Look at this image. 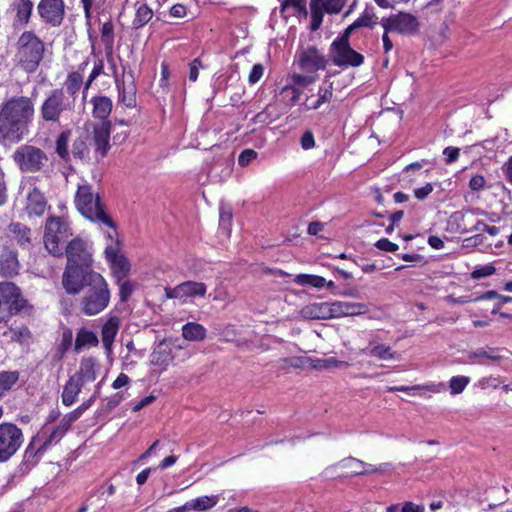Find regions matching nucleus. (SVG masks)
<instances>
[{
	"label": "nucleus",
	"instance_id": "obj_1",
	"mask_svg": "<svg viewBox=\"0 0 512 512\" xmlns=\"http://www.w3.org/2000/svg\"><path fill=\"white\" fill-rule=\"evenodd\" d=\"M68 295L83 292L80 300L81 312L94 316L104 311L111 299V291L106 279L97 271L87 273L75 280L62 284Z\"/></svg>",
	"mask_w": 512,
	"mask_h": 512
},
{
	"label": "nucleus",
	"instance_id": "obj_2",
	"mask_svg": "<svg viewBox=\"0 0 512 512\" xmlns=\"http://www.w3.org/2000/svg\"><path fill=\"white\" fill-rule=\"evenodd\" d=\"M34 104L25 96H13L0 105V138L19 142L29 133Z\"/></svg>",
	"mask_w": 512,
	"mask_h": 512
},
{
	"label": "nucleus",
	"instance_id": "obj_3",
	"mask_svg": "<svg viewBox=\"0 0 512 512\" xmlns=\"http://www.w3.org/2000/svg\"><path fill=\"white\" fill-rule=\"evenodd\" d=\"M65 255L67 263L62 275V284L95 271L92 267V254L88 251L87 244L82 239H72L66 246Z\"/></svg>",
	"mask_w": 512,
	"mask_h": 512
},
{
	"label": "nucleus",
	"instance_id": "obj_4",
	"mask_svg": "<svg viewBox=\"0 0 512 512\" xmlns=\"http://www.w3.org/2000/svg\"><path fill=\"white\" fill-rule=\"evenodd\" d=\"M75 205L77 210L85 218L115 229V223L106 213L105 206L101 202L100 196L93 193L91 185L84 184L78 186L75 195Z\"/></svg>",
	"mask_w": 512,
	"mask_h": 512
},
{
	"label": "nucleus",
	"instance_id": "obj_5",
	"mask_svg": "<svg viewBox=\"0 0 512 512\" xmlns=\"http://www.w3.org/2000/svg\"><path fill=\"white\" fill-rule=\"evenodd\" d=\"M44 51L43 41L33 31H24L17 41L18 64L25 72L34 73L44 57Z\"/></svg>",
	"mask_w": 512,
	"mask_h": 512
},
{
	"label": "nucleus",
	"instance_id": "obj_6",
	"mask_svg": "<svg viewBox=\"0 0 512 512\" xmlns=\"http://www.w3.org/2000/svg\"><path fill=\"white\" fill-rule=\"evenodd\" d=\"M71 235V228L64 217L50 216L47 218L43 241L46 250L51 255L63 256L61 244L65 243Z\"/></svg>",
	"mask_w": 512,
	"mask_h": 512
},
{
	"label": "nucleus",
	"instance_id": "obj_7",
	"mask_svg": "<svg viewBox=\"0 0 512 512\" xmlns=\"http://www.w3.org/2000/svg\"><path fill=\"white\" fill-rule=\"evenodd\" d=\"M75 103L68 97L63 88H56L47 94L40 107L43 121L59 123L61 117L74 111Z\"/></svg>",
	"mask_w": 512,
	"mask_h": 512
},
{
	"label": "nucleus",
	"instance_id": "obj_8",
	"mask_svg": "<svg viewBox=\"0 0 512 512\" xmlns=\"http://www.w3.org/2000/svg\"><path fill=\"white\" fill-rule=\"evenodd\" d=\"M12 158L23 173L40 172L48 163V156L39 147L24 144L13 153Z\"/></svg>",
	"mask_w": 512,
	"mask_h": 512
},
{
	"label": "nucleus",
	"instance_id": "obj_9",
	"mask_svg": "<svg viewBox=\"0 0 512 512\" xmlns=\"http://www.w3.org/2000/svg\"><path fill=\"white\" fill-rule=\"evenodd\" d=\"M24 442L22 429L11 422L0 424V463L16 454Z\"/></svg>",
	"mask_w": 512,
	"mask_h": 512
},
{
	"label": "nucleus",
	"instance_id": "obj_10",
	"mask_svg": "<svg viewBox=\"0 0 512 512\" xmlns=\"http://www.w3.org/2000/svg\"><path fill=\"white\" fill-rule=\"evenodd\" d=\"M381 25L386 32H397L403 35H414L419 31L418 19L406 12L382 18Z\"/></svg>",
	"mask_w": 512,
	"mask_h": 512
},
{
	"label": "nucleus",
	"instance_id": "obj_11",
	"mask_svg": "<svg viewBox=\"0 0 512 512\" xmlns=\"http://www.w3.org/2000/svg\"><path fill=\"white\" fill-rule=\"evenodd\" d=\"M330 53L333 64L338 67H359L364 62V56L355 51L350 43H332Z\"/></svg>",
	"mask_w": 512,
	"mask_h": 512
},
{
	"label": "nucleus",
	"instance_id": "obj_12",
	"mask_svg": "<svg viewBox=\"0 0 512 512\" xmlns=\"http://www.w3.org/2000/svg\"><path fill=\"white\" fill-rule=\"evenodd\" d=\"M37 12L45 24L58 27L65 16L64 0H40Z\"/></svg>",
	"mask_w": 512,
	"mask_h": 512
},
{
	"label": "nucleus",
	"instance_id": "obj_13",
	"mask_svg": "<svg viewBox=\"0 0 512 512\" xmlns=\"http://www.w3.org/2000/svg\"><path fill=\"white\" fill-rule=\"evenodd\" d=\"M480 215H488V212L481 208H464L450 215L448 225L453 232L469 233L468 228L473 224L471 217Z\"/></svg>",
	"mask_w": 512,
	"mask_h": 512
},
{
	"label": "nucleus",
	"instance_id": "obj_14",
	"mask_svg": "<svg viewBox=\"0 0 512 512\" xmlns=\"http://www.w3.org/2000/svg\"><path fill=\"white\" fill-rule=\"evenodd\" d=\"M47 449L48 447L46 444L42 442L41 435L33 436L24 451L22 462L20 464V470L22 472L30 471L39 463Z\"/></svg>",
	"mask_w": 512,
	"mask_h": 512
},
{
	"label": "nucleus",
	"instance_id": "obj_15",
	"mask_svg": "<svg viewBox=\"0 0 512 512\" xmlns=\"http://www.w3.org/2000/svg\"><path fill=\"white\" fill-rule=\"evenodd\" d=\"M105 257L110 263L115 281H120L128 277L131 265L127 257L119 253L118 247L113 245L107 246L105 249Z\"/></svg>",
	"mask_w": 512,
	"mask_h": 512
},
{
	"label": "nucleus",
	"instance_id": "obj_16",
	"mask_svg": "<svg viewBox=\"0 0 512 512\" xmlns=\"http://www.w3.org/2000/svg\"><path fill=\"white\" fill-rule=\"evenodd\" d=\"M298 65L305 72L315 73L326 68L327 59L316 47L311 46L298 54Z\"/></svg>",
	"mask_w": 512,
	"mask_h": 512
},
{
	"label": "nucleus",
	"instance_id": "obj_17",
	"mask_svg": "<svg viewBox=\"0 0 512 512\" xmlns=\"http://www.w3.org/2000/svg\"><path fill=\"white\" fill-rule=\"evenodd\" d=\"M353 464H356L361 468V470H354L352 473V476H363L368 474H373L377 472H383L385 471L387 464H382L379 467H376L372 464H368L363 462L362 460L356 459L354 457H347L339 461L338 463L326 468L325 473L329 474L334 470L336 467H350Z\"/></svg>",
	"mask_w": 512,
	"mask_h": 512
},
{
	"label": "nucleus",
	"instance_id": "obj_18",
	"mask_svg": "<svg viewBox=\"0 0 512 512\" xmlns=\"http://www.w3.org/2000/svg\"><path fill=\"white\" fill-rule=\"evenodd\" d=\"M110 121H104L101 125L95 126L93 129V144L95 153L101 158L107 156L110 149Z\"/></svg>",
	"mask_w": 512,
	"mask_h": 512
},
{
	"label": "nucleus",
	"instance_id": "obj_19",
	"mask_svg": "<svg viewBox=\"0 0 512 512\" xmlns=\"http://www.w3.org/2000/svg\"><path fill=\"white\" fill-rule=\"evenodd\" d=\"M47 207V200L39 188L34 187L27 195L25 211L29 218L40 217Z\"/></svg>",
	"mask_w": 512,
	"mask_h": 512
},
{
	"label": "nucleus",
	"instance_id": "obj_20",
	"mask_svg": "<svg viewBox=\"0 0 512 512\" xmlns=\"http://www.w3.org/2000/svg\"><path fill=\"white\" fill-rule=\"evenodd\" d=\"M360 353L379 360H398L400 358V354L392 351L390 346L380 344L375 339H370L369 346L361 349Z\"/></svg>",
	"mask_w": 512,
	"mask_h": 512
},
{
	"label": "nucleus",
	"instance_id": "obj_21",
	"mask_svg": "<svg viewBox=\"0 0 512 512\" xmlns=\"http://www.w3.org/2000/svg\"><path fill=\"white\" fill-rule=\"evenodd\" d=\"M98 367L99 366L94 358H83L80 362L79 370L72 375V377L84 386L85 384L96 380Z\"/></svg>",
	"mask_w": 512,
	"mask_h": 512
},
{
	"label": "nucleus",
	"instance_id": "obj_22",
	"mask_svg": "<svg viewBox=\"0 0 512 512\" xmlns=\"http://www.w3.org/2000/svg\"><path fill=\"white\" fill-rule=\"evenodd\" d=\"M116 86L119 92V101L127 108H134L136 106V85L133 76L130 75L128 81L123 80L120 82L116 79Z\"/></svg>",
	"mask_w": 512,
	"mask_h": 512
},
{
	"label": "nucleus",
	"instance_id": "obj_23",
	"mask_svg": "<svg viewBox=\"0 0 512 512\" xmlns=\"http://www.w3.org/2000/svg\"><path fill=\"white\" fill-rule=\"evenodd\" d=\"M8 230L20 248L24 250L30 249L32 246V237L31 229L28 226L20 222H12L9 224Z\"/></svg>",
	"mask_w": 512,
	"mask_h": 512
},
{
	"label": "nucleus",
	"instance_id": "obj_24",
	"mask_svg": "<svg viewBox=\"0 0 512 512\" xmlns=\"http://www.w3.org/2000/svg\"><path fill=\"white\" fill-rule=\"evenodd\" d=\"M87 64L88 63L86 61L82 62L78 66L77 71H73L67 75L64 85L66 87L68 97H70L71 100L75 101V97L83 85V76L81 72L85 69Z\"/></svg>",
	"mask_w": 512,
	"mask_h": 512
},
{
	"label": "nucleus",
	"instance_id": "obj_25",
	"mask_svg": "<svg viewBox=\"0 0 512 512\" xmlns=\"http://www.w3.org/2000/svg\"><path fill=\"white\" fill-rule=\"evenodd\" d=\"M150 357L152 365L166 367L173 360L172 349L165 342H161L154 348Z\"/></svg>",
	"mask_w": 512,
	"mask_h": 512
},
{
	"label": "nucleus",
	"instance_id": "obj_26",
	"mask_svg": "<svg viewBox=\"0 0 512 512\" xmlns=\"http://www.w3.org/2000/svg\"><path fill=\"white\" fill-rule=\"evenodd\" d=\"M91 103L93 105V116L103 120V122L106 121L112 111V100L106 96H95L91 99Z\"/></svg>",
	"mask_w": 512,
	"mask_h": 512
},
{
	"label": "nucleus",
	"instance_id": "obj_27",
	"mask_svg": "<svg viewBox=\"0 0 512 512\" xmlns=\"http://www.w3.org/2000/svg\"><path fill=\"white\" fill-rule=\"evenodd\" d=\"M206 293V285L201 282L186 281L178 285V289L175 291L176 296H180L181 299L187 297L204 296Z\"/></svg>",
	"mask_w": 512,
	"mask_h": 512
},
{
	"label": "nucleus",
	"instance_id": "obj_28",
	"mask_svg": "<svg viewBox=\"0 0 512 512\" xmlns=\"http://www.w3.org/2000/svg\"><path fill=\"white\" fill-rule=\"evenodd\" d=\"M83 385L76 381L72 376L66 382L63 392L61 395L62 403L69 407L74 404L77 400L79 393L81 392Z\"/></svg>",
	"mask_w": 512,
	"mask_h": 512
},
{
	"label": "nucleus",
	"instance_id": "obj_29",
	"mask_svg": "<svg viewBox=\"0 0 512 512\" xmlns=\"http://www.w3.org/2000/svg\"><path fill=\"white\" fill-rule=\"evenodd\" d=\"M119 318L116 316L110 317L107 322L102 326L101 337L102 343L106 349H110L114 338L119 328Z\"/></svg>",
	"mask_w": 512,
	"mask_h": 512
},
{
	"label": "nucleus",
	"instance_id": "obj_30",
	"mask_svg": "<svg viewBox=\"0 0 512 512\" xmlns=\"http://www.w3.org/2000/svg\"><path fill=\"white\" fill-rule=\"evenodd\" d=\"M68 431L69 430H67L61 423H59V425L54 427L52 430H49L45 425L36 435H41L42 442L45 443L47 447H50L52 444H57L60 442V440Z\"/></svg>",
	"mask_w": 512,
	"mask_h": 512
},
{
	"label": "nucleus",
	"instance_id": "obj_31",
	"mask_svg": "<svg viewBox=\"0 0 512 512\" xmlns=\"http://www.w3.org/2000/svg\"><path fill=\"white\" fill-rule=\"evenodd\" d=\"M68 431L69 430H67L61 423H59V425L54 427L52 430H49L45 425L36 435H41L42 442L45 443L47 447H50L52 444H57L60 442V440Z\"/></svg>",
	"mask_w": 512,
	"mask_h": 512
},
{
	"label": "nucleus",
	"instance_id": "obj_32",
	"mask_svg": "<svg viewBox=\"0 0 512 512\" xmlns=\"http://www.w3.org/2000/svg\"><path fill=\"white\" fill-rule=\"evenodd\" d=\"M18 295V287L11 282L0 283V315L2 310H8L13 298Z\"/></svg>",
	"mask_w": 512,
	"mask_h": 512
},
{
	"label": "nucleus",
	"instance_id": "obj_33",
	"mask_svg": "<svg viewBox=\"0 0 512 512\" xmlns=\"http://www.w3.org/2000/svg\"><path fill=\"white\" fill-rule=\"evenodd\" d=\"M206 328L196 322H188L182 327V336L188 341H202L206 338Z\"/></svg>",
	"mask_w": 512,
	"mask_h": 512
},
{
	"label": "nucleus",
	"instance_id": "obj_34",
	"mask_svg": "<svg viewBox=\"0 0 512 512\" xmlns=\"http://www.w3.org/2000/svg\"><path fill=\"white\" fill-rule=\"evenodd\" d=\"M70 154L75 158L83 162L90 160V148L87 136L77 137L72 144V150Z\"/></svg>",
	"mask_w": 512,
	"mask_h": 512
},
{
	"label": "nucleus",
	"instance_id": "obj_35",
	"mask_svg": "<svg viewBox=\"0 0 512 512\" xmlns=\"http://www.w3.org/2000/svg\"><path fill=\"white\" fill-rule=\"evenodd\" d=\"M505 349L498 347H482L468 353L469 360L485 358L492 361H500L504 358L501 354Z\"/></svg>",
	"mask_w": 512,
	"mask_h": 512
},
{
	"label": "nucleus",
	"instance_id": "obj_36",
	"mask_svg": "<svg viewBox=\"0 0 512 512\" xmlns=\"http://www.w3.org/2000/svg\"><path fill=\"white\" fill-rule=\"evenodd\" d=\"M71 134H72V132L69 129L62 131L58 135V137L56 139V143H55L56 154L65 162H68L71 159V154L68 149V143H69Z\"/></svg>",
	"mask_w": 512,
	"mask_h": 512
},
{
	"label": "nucleus",
	"instance_id": "obj_37",
	"mask_svg": "<svg viewBox=\"0 0 512 512\" xmlns=\"http://www.w3.org/2000/svg\"><path fill=\"white\" fill-rule=\"evenodd\" d=\"M33 2L31 0H18L15 4L16 21L21 25H27L30 21Z\"/></svg>",
	"mask_w": 512,
	"mask_h": 512
},
{
	"label": "nucleus",
	"instance_id": "obj_38",
	"mask_svg": "<svg viewBox=\"0 0 512 512\" xmlns=\"http://www.w3.org/2000/svg\"><path fill=\"white\" fill-rule=\"evenodd\" d=\"M98 342V337L94 332L82 328L76 335L75 350L80 351L85 346H96Z\"/></svg>",
	"mask_w": 512,
	"mask_h": 512
},
{
	"label": "nucleus",
	"instance_id": "obj_39",
	"mask_svg": "<svg viewBox=\"0 0 512 512\" xmlns=\"http://www.w3.org/2000/svg\"><path fill=\"white\" fill-rule=\"evenodd\" d=\"M153 17V11L147 4H140L135 13V17L132 21L134 29H139L145 26Z\"/></svg>",
	"mask_w": 512,
	"mask_h": 512
},
{
	"label": "nucleus",
	"instance_id": "obj_40",
	"mask_svg": "<svg viewBox=\"0 0 512 512\" xmlns=\"http://www.w3.org/2000/svg\"><path fill=\"white\" fill-rule=\"evenodd\" d=\"M19 371H1L0 372V399L5 392L11 390V388L19 380Z\"/></svg>",
	"mask_w": 512,
	"mask_h": 512
},
{
	"label": "nucleus",
	"instance_id": "obj_41",
	"mask_svg": "<svg viewBox=\"0 0 512 512\" xmlns=\"http://www.w3.org/2000/svg\"><path fill=\"white\" fill-rule=\"evenodd\" d=\"M219 501V495L212 496H201L196 499L191 500L192 505H190L195 511H207L214 506Z\"/></svg>",
	"mask_w": 512,
	"mask_h": 512
},
{
	"label": "nucleus",
	"instance_id": "obj_42",
	"mask_svg": "<svg viewBox=\"0 0 512 512\" xmlns=\"http://www.w3.org/2000/svg\"><path fill=\"white\" fill-rule=\"evenodd\" d=\"M295 282L300 285H310L315 288H322L326 284V279L322 276L311 274H298Z\"/></svg>",
	"mask_w": 512,
	"mask_h": 512
},
{
	"label": "nucleus",
	"instance_id": "obj_43",
	"mask_svg": "<svg viewBox=\"0 0 512 512\" xmlns=\"http://www.w3.org/2000/svg\"><path fill=\"white\" fill-rule=\"evenodd\" d=\"M311 9V30L316 31L320 28L323 21V8L318 3V0H311L310 2Z\"/></svg>",
	"mask_w": 512,
	"mask_h": 512
},
{
	"label": "nucleus",
	"instance_id": "obj_44",
	"mask_svg": "<svg viewBox=\"0 0 512 512\" xmlns=\"http://www.w3.org/2000/svg\"><path fill=\"white\" fill-rule=\"evenodd\" d=\"M31 306H29L28 301L23 298L20 289L18 288V295L13 298L11 305L8 308L9 315H16L18 313L31 310Z\"/></svg>",
	"mask_w": 512,
	"mask_h": 512
},
{
	"label": "nucleus",
	"instance_id": "obj_45",
	"mask_svg": "<svg viewBox=\"0 0 512 512\" xmlns=\"http://www.w3.org/2000/svg\"><path fill=\"white\" fill-rule=\"evenodd\" d=\"M359 29L362 27L373 28L377 24V17L372 10L366 8L359 18L354 21Z\"/></svg>",
	"mask_w": 512,
	"mask_h": 512
},
{
	"label": "nucleus",
	"instance_id": "obj_46",
	"mask_svg": "<svg viewBox=\"0 0 512 512\" xmlns=\"http://www.w3.org/2000/svg\"><path fill=\"white\" fill-rule=\"evenodd\" d=\"M343 316H355L367 311V305L364 303L341 301Z\"/></svg>",
	"mask_w": 512,
	"mask_h": 512
},
{
	"label": "nucleus",
	"instance_id": "obj_47",
	"mask_svg": "<svg viewBox=\"0 0 512 512\" xmlns=\"http://www.w3.org/2000/svg\"><path fill=\"white\" fill-rule=\"evenodd\" d=\"M115 282L119 286L120 301L127 302L135 290V283L126 278Z\"/></svg>",
	"mask_w": 512,
	"mask_h": 512
},
{
	"label": "nucleus",
	"instance_id": "obj_48",
	"mask_svg": "<svg viewBox=\"0 0 512 512\" xmlns=\"http://www.w3.org/2000/svg\"><path fill=\"white\" fill-rule=\"evenodd\" d=\"M302 314L304 315V317L310 318V319L326 318L323 304L307 305L302 309Z\"/></svg>",
	"mask_w": 512,
	"mask_h": 512
},
{
	"label": "nucleus",
	"instance_id": "obj_49",
	"mask_svg": "<svg viewBox=\"0 0 512 512\" xmlns=\"http://www.w3.org/2000/svg\"><path fill=\"white\" fill-rule=\"evenodd\" d=\"M470 378L467 376H454L450 379L449 387L451 394H459L463 392L466 386L469 384Z\"/></svg>",
	"mask_w": 512,
	"mask_h": 512
},
{
	"label": "nucleus",
	"instance_id": "obj_50",
	"mask_svg": "<svg viewBox=\"0 0 512 512\" xmlns=\"http://www.w3.org/2000/svg\"><path fill=\"white\" fill-rule=\"evenodd\" d=\"M333 83L329 81L328 77L325 78L323 84L319 87L317 98L322 104L328 103L333 95Z\"/></svg>",
	"mask_w": 512,
	"mask_h": 512
},
{
	"label": "nucleus",
	"instance_id": "obj_51",
	"mask_svg": "<svg viewBox=\"0 0 512 512\" xmlns=\"http://www.w3.org/2000/svg\"><path fill=\"white\" fill-rule=\"evenodd\" d=\"M318 3L329 14L339 13L345 4L344 0H318Z\"/></svg>",
	"mask_w": 512,
	"mask_h": 512
},
{
	"label": "nucleus",
	"instance_id": "obj_52",
	"mask_svg": "<svg viewBox=\"0 0 512 512\" xmlns=\"http://www.w3.org/2000/svg\"><path fill=\"white\" fill-rule=\"evenodd\" d=\"M326 318H337L343 317V310L341 307V301H335L332 303H323Z\"/></svg>",
	"mask_w": 512,
	"mask_h": 512
},
{
	"label": "nucleus",
	"instance_id": "obj_53",
	"mask_svg": "<svg viewBox=\"0 0 512 512\" xmlns=\"http://www.w3.org/2000/svg\"><path fill=\"white\" fill-rule=\"evenodd\" d=\"M289 8H293L295 12L299 14H307L305 0H284L282 2L281 12L283 13L285 10Z\"/></svg>",
	"mask_w": 512,
	"mask_h": 512
},
{
	"label": "nucleus",
	"instance_id": "obj_54",
	"mask_svg": "<svg viewBox=\"0 0 512 512\" xmlns=\"http://www.w3.org/2000/svg\"><path fill=\"white\" fill-rule=\"evenodd\" d=\"M12 333L11 340L23 344L31 338V332L26 326H22L19 329L10 328Z\"/></svg>",
	"mask_w": 512,
	"mask_h": 512
},
{
	"label": "nucleus",
	"instance_id": "obj_55",
	"mask_svg": "<svg viewBox=\"0 0 512 512\" xmlns=\"http://www.w3.org/2000/svg\"><path fill=\"white\" fill-rule=\"evenodd\" d=\"M231 222H232V211H231V209L222 206L220 208V218H219L220 228L228 233L230 231V228H231Z\"/></svg>",
	"mask_w": 512,
	"mask_h": 512
},
{
	"label": "nucleus",
	"instance_id": "obj_56",
	"mask_svg": "<svg viewBox=\"0 0 512 512\" xmlns=\"http://www.w3.org/2000/svg\"><path fill=\"white\" fill-rule=\"evenodd\" d=\"M348 366H349L348 362L339 361L333 357L317 360V364L314 365V367H316V368H331V367L347 368Z\"/></svg>",
	"mask_w": 512,
	"mask_h": 512
},
{
	"label": "nucleus",
	"instance_id": "obj_57",
	"mask_svg": "<svg viewBox=\"0 0 512 512\" xmlns=\"http://www.w3.org/2000/svg\"><path fill=\"white\" fill-rule=\"evenodd\" d=\"M101 38L105 45H112L114 41V26L111 21L105 22L101 29Z\"/></svg>",
	"mask_w": 512,
	"mask_h": 512
},
{
	"label": "nucleus",
	"instance_id": "obj_58",
	"mask_svg": "<svg viewBox=\"0 0 512 512\" xmlns=\"http://www.w3.org/2000/svg\"><path fill=\"white\" fill-rule=\"evenodd\" d=\"M495 271H496V268L493 265L488 264V265L477 267L472 272L471 276L473 279H481V278L493 275L495 273Z\"/></svg>",
	"mask_w": 512,
	"mask_h": 512
},
{
	"label": "nucleus",
	"instance_id": "obj_59",
	"mask_svg": "<svg viewBox=\"0 0 512 512\" xmlns=\"http://www.w3.org/2000/svg\"><path fill=\"white\" fill-rule=\"evenodd\" d=\"M71 344H72V332L70 330H66L63 332L62 341L58 345L59 358H63L64 354L70 348Z\"/></svg>",
	"mask_w": 512,
	"mask_h": 512
},
{
	"label": "nucleus",
	"instance_id": "obj_60",
	"mask_svg": "<svg viewBox=\"0 0 512 512\" xmlns=\"http://www.w3.org/2000/svg\"><path fill=\"white\" fill-rule=\"evenodd\" d=\"M257 155V152L253 149H245L240 153L238 157V164L242 167H245L254 159H256Z\"/></svg>",
	"mask_w": 512,
	"mask_h": 512
},
{
	"label": "nucleus",
	"instance_id": "obj_61",
	"mask_svg": "<svg viewBox=\"0 0 512 512\" xmlns=\"http://www.w3.org/2000/svg\"><path fill=\"white\" fill-rule=\"evenodd\" d=\"M317 79V75L315 74H308V75H301V74H294L292 76V80L295 84L301 85V86H308L312 83H314Z\"/></svg>",
	"mask_w": 512,
	"mask_h": 512
},
{
	"label": "nucleus",
	"instance_id": "obj_62",
	"mask_svg": "<svg viewBox=\"0 0 512 512\" xmlns=\"http://www.w3.org/2000/svg\"><path fill=\"white\" fill-rule=\"evenodd\" d=\"M443 155L445 156V163L452 164L458 160L460 149L457 147L448 146L443 150Z\"/></svg>",
	"mask_w": 512,
	"mask_h": 512
},
{
	"label": "nucleus",
	"instance_id": "obj_63",
	"mask_svg": "<svg viewBox=\"0 0 512 512\" xmlns=\"http://www.w3.org/2000/svg\"><path fill=\"white\" fill-rule=\"evenodd\" d=\"M486 237L483 233H477L471 237L465 238L463 240L464 247H477L479 245L484 244Z\"/></svg>",
	"mask_w": 512,
	"mask_h": 512
},
{
	"label": "nucleus",
	"instance_id": "obj_64",
	"mask_svg": "<svg viewBox=\"0 0 512 512\" xmlns=\"http://www.w3.org/2000/svg\"><path fill=\"white\" fill-rule=\"evenodd\" d=\"M375 246L379 249V250H382V251H386V252H395L398 250V245L391 242L389 239L387 238H381L379 239L376 243H375Z\"/></svg>",
	"mask_w": 512,
	"mask_h": 512
}]
</instances>
